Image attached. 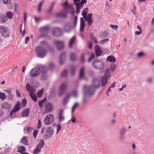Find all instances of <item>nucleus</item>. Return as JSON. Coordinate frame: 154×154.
<instances>
[{"instance_id": "1", "label": "nucleus", "mask_w": 154, "mask_h": 154, "mask_svg": "<svg viewBox=\"0 0 154 154\" xmlns=\"http://www.w3.org/2000/svg\"><path fill=\"white\" fill-rule=\"evenodd\" d=\"M92 85L87 87V97L88 96H92L94 95L95 90L98 88L100 86V81L96 78H94L92 82Z\"/></svg>"}, {"instance_id": "2", "label": "nucleus", "mask_w": 154, "mask_h": 154, "mask_svg": "<svg viewBox=\"0 0 154 154\" xmlns=\"http://www.w3.org/2000/svg\"><path fill=\"white\" fill-rule=\"evenodd\" d=\"M35 51L38 56L40 58H43L45 57L47 54L46 49L41 46H37L35 48Z\"/></svg>"}, {"instance_id": "3", "label": "nucleus", "mask_w": 154, "mask_h": 154, "mask_svg": "<svg viewBox=\"0 0 154 154\" xmlns=\"http://www.w3.org/2000/svg\"><path fill=\"white\" fill-rule=\"evenodd\" d=\"M92 65L95 69L102 70L104 67V64L103 62L100 59H96L92 62Z\"/></svg>"}, {"instance_id": "4", "label": "nucleus", "mask_w": 154, "mask_h": 154, "mask_svg": "<svg viewBox=\"0 0 154 154\" xmlns=\"http://www.w3.org/2000/svg\"><path fill=\"white\" fill-rule=\"evenodd\" d=\"M44 68V66H41L35 67L33 68L29 72L30 76L33 77L37 76L40 74L42 69H43Z\"/></svg>"}, {"instance_id": "5", "label": "nucleus", "mask_w": 154, "mask_h": 154, "mask_svg": "<svg viewBox=\"0 0 154 154\" xmlns=\"http://www.w3.org/2000/svg\"><path fill=\"white\" fill-rule=\"evenodd\" d=\"M46 133L44 135V138L45 139L48 140L52 137L54 133L53 128L52 127H49L46 129Z\"/></svg>"}, {"instance_id": "6", "label": "nucleus", "mask_w": 154, "mask_h": 154, "mask_svg": "<svg viewBox=\"0 0 154 154\" xmlns=\"http://www.w3.org/2000/svg\"><path fill=\"white\" fill-rule=\"evenodd\" d=\"M0 33L4 37L7 38L9 37L10 33L7 27L0 26Z\"/></svg>"}, {"instance_id": "7", "label": "nucleus", "mask_w": 154, "mask_h": 154, "mask_svg": "<svg viewBox=\"0 0 154 154\" xmlns=\"http://www.w3.org/2000/svg\"><path fill=\"white\" fill-rule=\"evenodd\" d=\"M54 120V116L52 114H49L46 115L44 120V122L45 125H49L52 123Z\"/></svg>"}, {"instance_id": "8", "label": "nucleus", "mask_w": 154, "mask_h": 154, "mask_svg": "<svg viewBox=\"0 0 154 154\" xmlns=\"http://www.w3.org/2000/svg\"><path fill=\"white\" fill-rule=\"evenodd\" d=\"M54 43L58 50L60 51L64 48V43L62 41L55 40Z\"/></svg>"}, {"instance_id": "9", "label": "nucleus", "mask_w": 154, "mask_h": 154, "mask_svg": "<svg viewBox=\"0 0 154 154\" xmlns=\"http://www.w3.org/2000/svg\"><path fill=\"white\" fill-rule=\"evenodd\" d=\"M62 32L61 29L58 27H55L53 29L52 35L56 37H60L62 35Z\"/></svg>"}, {"instance_id": "10", "label": "nucleus", "mask_w": 154, "mask_h": 154, "mask_svg": "<svg viewBox=\"0 0 154 154\" xmlns=\"http://www.w3.org/2000/svg\"><path fill=\"white\" fill-rule=\"evenodd\" d=\"M66 89V85L64 83L62 84L60 86L59 90L58 92V95L61 96L65 92Z\"/></svg>"}, {"instance_id": "11", "label": "nucleus", "mask_w": 154, "mask_h": 154, "mask_svg": "<svg viewBox=\"0 0 154 154\" xmlns=\"http://www.w3.org/2000/svg\"><path fill=\"white\" fill-rule=\"evenodd\" d=\"M84 95L82 100L83 104H85L87 102V85H85L83 87Z\"/></svg>"}, {"instance_id": "12", "label": "nucleus", "mask_w": 154, "mask_h": 154, "mask_svg": "<svg viewBox=\"0 0 154 154\" xmlns=\"http://www.w3.org/2000/svg\"><path fill=\"white\" fill-rule=\"evenodd\" d=\"M66 59V53L65 52H62L59 57V62L60 65L63 64L65 62Z\"/></svg>"}, {"instance_id": "13", "label": "nucleus", "mask_w": 154, "mask_h": 154, "mask_svg": "<svg viewBox=\"0 0 154 154\" xmlns=\"http://www.w3.org/2000/svg\"><path fill=\"white\" fill-rule=\"evenodd\" d=\"M44 109L45 112L48 113L52 111L53 107L51 103H48L45 104Z\"/></svg>"}, {"instance_id": "14", "label": "nucleus", "mask_w": 154, "mask_h": 154, "mask_svg": "<svg viewBox=\"0 0 154 154\" xmlns=\"http://www.w3.org/2000/svg\"><path fill=\"white\" fill-rule=\"evenodd\" d=\"M20 106V102H18L16 104L14 107V108L13 109L12 111L11 112L10 115L11 116V115L13 113H15L17 112L21 109Z\"/></svg>"}, {"instance_id": "15", "label": "nucleus", "mask_w": 154, "mask_h": 154, "mask_svg": "<svg viewBox=\"0 0 154 154\" xmlns=\"http://www.w3.org/2000/svg\"><path fill=\"white\" fill-rule=\"evenodd\" d=\"M94 48L95 53L97 57L101 56L102 51L100 49L99 45H95Z\"/></svg>"}, {"instance_id": "16", "label": "nucleus", "mask_w": 154, "mask_h": 154, "mask_svg": "<svg viewBox=\"0 0 154 154\" xmlns=\"http://www.w3.org/2000/svg\"><path fill=\"white\" fill-rule=\"evenodd\" d=\"M92 14L89 13L87 14V24L89 26H91L93 22V20L92 19Z\"/></svg>"}, {"instance_id": "17", "label": "nucleus", "mask_w": 154, "mask_h": 154, "mask_svg": "<svg viewBox=\"0 0 154 154\" xmlns=\"http://www.w3.org/2000/svg\"><path fill=\"white\" fill-rule=\"evenodd\" d=\"M80 32H82L83 31L84 28L85 26V23L84 21V18L81 17L80 18Z\"/></svg>"}, {"instance_id": "18", "label": "nucleus", "mask_w": 154, "mask_h": 154, "mask_svg": "<svg viewBox=\"0 0 154 154\" xmlns=\"http://www.w3.org/2000/svg\"><path fill=\"white\" fill-rule=\"evenodd\" d=\"M12 89L11 88L5 90L4 91L7 94V96L9 99L11 100L13 98V96L11 93Z\"/></svg>"}, {"instance_id": "19", "label": "nucleus", "mask_w": 154, "mask_h": 154, "mask_svg": "<svg viewBox=\"0 0 154 154\" xmlns=\"http://www.w3.org/2000/svg\"><path fill=\"white\" fill-rule=\"evenodd\" d=\"M67 16L66 12L63 11H61L57 14L56 16L58 17H65Z\"/></svg>"}, {"instance_id": "20", "label": "nucleus", "mask_w": 154, "mask_h": 154, "mask_svg": "<svg viewBox=\"0 0 154 154\" xmlns=\"http://www.w3.org/2000/svg\"><path fill=\"white\" fill-rule=\"evenodd\" d=\"M55 96V91L54 89H52L50 90V94L48 96V99L51 100Z\"/></svg>"}, {"instance_id": "21", "label": "nucleus", "mask_w": 154, "mask_h": 154, "mask_svg": "<svg viewBox=\"0 0 154 154\" xmlns=\"http://www.w3.org/2000/svg\"><path fill=\"white\" fill-rule=\"evenodd\" d=\"M50 28L47 26L41 27L39 29V31L41 32H46L48 33L49 32Z\"/></svg>"}, {"instance_id": "22", "label": "nucleus", "mask_w": 154, "mask_h": 154, "mask_svg": "<svg viewBox=\"0 0 154 154\" xmlns=\"http://www.w3.org/2000/svg\"><path fill=\"white\" fill-rule=\"evenodd\" d=\"M26 89L29 92V93H31L32 92H35V89L33 87H31L28 83L26 84Z\"/></svg>"}, {"instance_id": "23", "label": "nucleus", "mask_w": 154, "mask_h": 154, "mask_svg": "<svg viewBox=\"0 0 154 154\" xmlns=\"http://www.w3.org/2000/svg\"><path fill=\"white\" fill-rule=\"evenodd\" d=\"M8 20L7 17L5 14H0V22L4 23Z\"/></svg>"}, {"instance_id": "24", "label": "nucleus", "mask_w": 154, "mask_h": 154, "mask_svg": "<svg viewBox=\"0 0 154 154\" xmlns=\"http://www.w3.org/2000/svg\"><path fill=\"white\" fill-rule=\"evenodd\" d=\"M42 76L41 77V79L43 80H45L46 79L47 77L45 74L47 72L46 68L44 66V68L43 69H42Z\"/></svg>"}, {"instance_id": "25", "label": "nucleus", "mask_w": 154, "mask_h": 154, "mask_svg": "<svg viewBox=\"0 0 154 154\" xmlns=\"http://www.w3.org/2000/svg\"><path fill=\"white\" fill-rule=\"evenodd\" d=\"M62 5L65 9H72V7H73L72 5H68L67 1L62 4Z\"/></svg>"}, {"instance_id": "26", "label": "nucleus", "mask_w": 154, "mask_h": 154, "mask_svg": "<svg viewBox=\"0 0 154 154\" xmlns=\"http://www.w3.org/2000/svg\"><path fill=\"white\" fill-rule=\"evenodd\" d=\"M30 113L29 109L26 108L22 112V116L23 117H26L29 116Z\"/></svg>"}, {"instance_id": "27", "label": "nucleus", "mask_w": 154, "mask_h": 154, "mask_svg": "<svg viewBox=\"0 0 154 154\" xmlns=\"http://www.w3.org/2000/svg\"><path fill=\"white\" fill-rule=\"evenodd\" d=\"M64 31L66 32H69L71 30V27L68 24H66L64 27Z\"/></svg>"}, {"instance_id": "28", "label": "nucleus", "mask_w": 154, "mask_h": 154, "mask_svg": "<svg viewBox=\"0 0 154 154\" xmlns=\"http://www.w3.org/2000/svg\"><path fill=\"white\" fill-rule=\"evenodd\" d=\"M2 107L5 109H10L11 108V105L8 102H5L2 104Z\"/></svg>"}, {"instance_id": "29", "label": "nucleus", "mask_w": 154, "mask_h": 154, "mask_svg": "<svg viewBox=\"0 0 154 154\" xmlns=\"http://www.w3.org/2000/svg\"><path fill=\"white\" fill-rule=\"evenodd\" d=\"M108 80V78H106V77L103 76L102 77L101 80V83L102 86H104L107 83Z\"/></svg>"}, {"instance_id": "30", "label": "nucleus", "mask_w": 154, "mask_h": 154, "mask_svg": "<svg viewBox=\"0 0 154 154\" xmlns=\"http://www.w3.org/2000/svg\"><path fill=\"white\" fill-rule=\"evenodd\" d=\"M63 109L61 110L59 112L58 116L59 119L61 121H63L64 120L65 118L63 116Z\"/></svg>"}, {"instance_id": "31", "label": "nucleus", "mask_w": 154, "mask_h": 154, "mask_svg": "<svg viewBox=\"0 0 154 154\" xmlns=\"http://www.w3.org/2000/svg\"><path fill=\"white\" fill-rule=\"evenodd\" d=\"M44 38L46 39H50V36L47 33L41 34L39 36V38Z\"/></svg>"}, {"instance_id": "32", "label": "nucleus", "mask_w": 154, "mask_h": 154, "mask_svg": "<svg viewBox=\"0 0 154 154\" xmlns=\"http://www.w3.org/2000/svg\"><path fill=\"white\" fill-rule=\"evenodd\" d=\"M69 96L68 95H67L64 98L63 102L62 104L64 106L66 105L69 100Z\"/></svg>"}, {"instance_id": "33", "label": "nucleus", "mask_w": 154, "mask_h": 154, "mask_svg": "<svg viewBox=\"0 0 154 154\" xmlns=\"http://www.w3.org/2000/svg\"><path fill=\"white\" fill-rule=\"evenodd\" d=\"M106 61H109L110 62H115L116 61V59L115 57L112 55H111L107 57Z\"/></svg>"}, {"instance_id": "34", "label": "nucleus", "mask_w": 154, "mask_h": 154, "mask_svg": "<svg viewBox=\"0 0 154 154\" xmlns=\"http://www.w3.org/2000/svg\"><path fill=\"white\" fill-rule=\"evenodd\" d=\"M76 68V66L74 65H72L71 66L70 68L71 72V75H74L75 74V69Z\"/></svg>"}, {"instance_id": "35", "label": "nucleus", "mask_w": 154, "mask_h": 154, "mask_svg": "<svg viewBox=\"0 0 154 154\" xmlns=\"http://www.w3.org/2000/svg\"><path fill=\"white\" fill-rule=\"evenodd\" d=\"M18 150L17 151V152H19L22 154L26 151L25 148L23 146H19L18 147Z\"/></svg>"}, {"instance_id": "36", "label": "nucleus", "mask_w": 154, "mask_h": 154, "mask_svg": "<svg viewBox=\"0 0 154 154\" xmlns=\"http://www.w3.org/2000/svg\"><path fill=\"white\" fill-rule=\"evenodd\" d=\"M34 92H32L31 93H29V95H30L32 99L34 101L36 102L37 100V98Z\"/></svg>"}, {"instance_id": "37", "label": "nucleus", "mask_w": 154, "mask_h": 154, "mask_svg": "<svg viewBox=\"0 0 154 154\" xmlns=\"http://www.w3.org/2000/svg\"><path fill=\"white\" fill-rule=\"evenodd\" d=\"M82 15L84 17L86 21H87V8H85L82 11Z\"/></svg>"}, {"instance_id": "38", "label": "nucleus", "mask_w": 154, "mask_h": 154, "mask_svg": "<svg viewBox=\"0 0 154 154\" xmlns=\"http://www.w3.org/2000/svg\"><path fill=\"white\" fill-rule=\"evenodd\" d=\"M44 144V140L42 139L39 142V143L38 145L37 146V147H38V148L42 149V148Z\"/></svg>"}, {"instance_id": "39", "label": "nucleus", "mask_w": 154, "mask_h": 154, "mask_svg": "<svg viewBox=\"0 0 154 154\" xmlns=\"http://www.w3.org/2000/svg\"><path fill=\"white\" fill-rule=\"evenodd\" d=\"M54 4V2H52L51 4L50 7H49V8L47 11V13L49 14L51 13L53 8V7Z\"/></svg>"}, {"instance_id": "40", "label": "nucleus", "mask_w": 154, "mask_h": 154, "mask_svg": "<svg viewBox=\"0 0 154 154\" xmlns=\"http://www.w3.org/2000/svg\"><path fill=\"white\" fill-rule=\"evenodd\" d=\"M75 36H73L70 39L69 42V47L71 48L72 47L73 44L75 40Z\"/></svg>"}, {"instance_id": "41", "label": "nucleus", "mask_w": 154, "mask_h": 154, "mask_svg": "<svg viewBox=\"0 0 154 154\" xmlns=\"http://www.w3.org/2000/svg\"><path fill=\"white\" fill-rule=\"evenodd\" d=\"M70 58L72 61H74L76 59L75 54L73 53H71L70 54Z\"/></svg>"}, {"instance_id": "42", "label": "nucleus", "mask_w": 154, "mask_h": 154, "mask_svg": "<svg viewBox=\"0 0 154 154\" xmlns=\"http://www.w3.org/2000/svg\"><path fill=\"white\" fill-rule=\"evenodd\" d=\"M8 18L10 19H11L13 18V13L11 12L8 11L6 13V15H5Z\"/></svg>"}, {"instance_id": "43", "label": "nucleus", "mask_w": 154, "mask_h": 154, "mask_svg": "<svg viewBox=\"0 0 154 154\" xmlns=\"http://www.w3.org/2000/svg\"><path fill=\"white\" fill-rule=\"evenodd\" d=\"M21 142L25 145L27 144L28 140H27L26 137H24L21 140Z\"/></svg>"}, {"instance_id": "44", "label": "nucleus", "mask_w": 154, "mask_h": 154, "mask_svg": "<svg viewBox=\"0 0 154 154\" xmlns=\"http://www.w3.org/2000/svg\"><path fill=\"white\" fill-rule=\"evenodd\" d=\"M27 102L25 98L23 99L22 100L21 106L23 107H25L26 105Z\"/></svg>"}, {"instance_id": "45", "label": "nucleus", "mask_w": 154, "mask_h": 154, "mask_svg": "<svg viewBox=\"0 0 154 154\" xmlns=\"http://www.w3.org/2000/svg\"><path fill=\"white\" fill-rule=\"evenodd\" d=\"M110 75V70L109 69L107 68L104 74V75L103 76L105 77H106V78H108V76Z\"/></svg>"}, {"instance_id": "46", "label": "nucleus", "mask_w": 154, "mask_h": 154, "mask_svg": "<svg viewBox=\"0 0 154 154\" xmlns=\"http://www.w3.org/2000/svg\"><path fill=\"white\" fill-rule=\"evenodd\" d=\"M120 135H124L126 133V129L124 128H122L119 130Z\"/></svg>"}, {"instance_id": "47", "label": "nucleus", "mask_w": 154, "mask_h": 154, "mask_svg": "<svg viewBox=\"0 0 154 154\" xmlns=\"http://www.w3.org/2000/svg\"><path fill=\"white\" fill-rule=\"evenodd\" d=\"M43 89H42L41 90H39L37 93V96L39 98L40 97L43 93Z\"/></svg>"}, {"instance_id": "48", "label": "nucleus", "mask_w": 154, "mask_h": 154, "mask_svg": "<svg viewBox=\"0 0 154 154\" xmlns=\"http://www.w3.org/2000/svg\"><path fill=\"white\" fill-rule=\"evenodd\" d=\"M6 97V96L4 93L0 92V98L2 100H5Z\"/></svg>"}, {"instance_id": "49", "label": "nucleus", "mask_w": 154, "mask_h": 154, "mask_svg": "<svg viewBox=\"0 0 154 154\" xmlns=\"http://www.w3.org/2000/svg\"><path fill=\"white\" fill-rule=\"evenodd\" d=\"M67 71L64 70L62 73L61 76L62 77L66 78L67 76Z\"/></svg>"}, {"instance_id": "50", "label": "nucleus", "mask_w": 154, "mask_h": 154, "mask_svg": "<svg viewBox=\"0 0 154 154\" xmlns=\"http://www.w3.org/2000/svg\"><path fill=\"white\" fill-rule=\"evenodd\" d=\"M84 76V68L82 67L81 69L79 76V78L81 79Z\"/></svg>"}, {"instance_id": "51", "label": "nucleus", "mask_w": 154, "mask_h": 154, "mask_svg": "<svg viewBox=\"0 0 154 154\" xmlns=\"http://www.w3.org/2000/svg\"><path fill=\"white\" fill-rule=\"evenodd\" d=\"M72 94L75 97H77L78 96V92L77 90H74L72 92Z\"/></svg>"}, {"instance_id": "52", "label": "nucleus", "mask_w": 154, "mask_h": 154, "mask_svg": "<svg viewBox=\"0 0 154 154\" xmlns=\"http://www.w3.org/2000/svg\"><path fill=\"white\" fill-rule=\"evenodd\" d=\"M44 2V0L42 1L39 4L38 6V11L39 12H40L41 11V7L42 5Z\"/></svg>"}, {"instance_id": "53", "label": "nucleus", "mask_w": 154, "mask_h": 154, "mask_svg": "<svg viewBox=\"0 0 154 154\" xmlns=\"http://www.w3.org/2000/svg\"><path fill=\"white\" fill-rule=\"evenodd\" d=\"M94 57H95L94 54L93 53H91L88 59V62H90L91 60L94 58Z\"/></svg>"}, {"instance_id": "54", "label": "nucleus", "mask_w": 154, "mask_h": 154, "mask_svg": "<svg viewBox=\"0 0 154 154\" xmlns=\"http://www.w3.org/2000/svg\"><path fill=\"white\" fill-rule=\"evenodd\" d=\"M41 151L40 149L37 147L34 150L33 152V154H38Z\"/></svg>"}, {"instance_id": "55", "label": "nucleus", "mask_w": 154, "mask_h": 154, "mask_svg": "<svg viewBox=\"0 0 154 154\" xmlns=\"http://www.w3.org/2000/svg\"><path fill=\"white\" fill-rule=\"evenodd\" d=\"M90 38L91 39L93 40L95 44H97L98 43V42L97 40V39L92 35H91L90 36Z\"/></svg>"}, {"instance_id": "56", "label": "nucleus", "mask_w": 154, "mask_h": 154, "mask_svg": "<svg viewBox=\"0 0 154 154\" xmlns=\"http://www.w3.org/2000/svg\"><path fill=\"white\" fill-rule=\"evenodd\" d=\"M48 48L51 53H53L54 52V49L52 46H48Z\"/></svg>"}, {"instance_id": "57", "label": "nucleus", "mask_w": 154, "mask_h": 154, "mask_svg": "<svg viewBox=\"0 0 154 154\" xmlns=\"http://www.w3.org/2000/svg\"><path fill=\"white\" fill-rule=\"evenodd\" d=\"M86 0H82L81 2H79V6L82 7L84 4L86 3Z\"/></svg>"}, {"instance_id": "58", "label": "nucleus", "mask_w": 154, "mask_h": 154, "mask_svg": "<svg viewBox=\"0 0 154 154\" xmlns=\"http://www.w3.org/2000/svg\"><path fill=\"white\" fill-rule=\"evenodd\" d=\"M49 69L52 70L54 68V64L52 63H50L49 65Z\"/></svg>"}, {"instance_id": "59", "label": "nucleus", "mask_w": 154, "mask_h": 154, "mask_svg": "<svg viewBox=\"0 0 154 154\" xmlns=\"http://www.w3.org/2000/svg\"><path fill=\"white\" fill-rule=\"evenodd\" d=\"M76 6V13L78 14L80 12V8L81 7L79 6V5H75Z\"/></svg>"}, {"instance_id": "60", "label": "nucleus", "mask_w": 154, "mask_h": 154, "mask_svg": "<svg viewBox=\"0 0 154 154\" xmlns=\"http://www.w3.org/2000/svg\"><path fill=\"white\" fill-rule=\"evenodd\" d=\"M56 127L57 128V131L56 134H57L58 133L59 131L61 129V127L60 125L58 124L56 125Z\"/></svg>"}, {"instance_id": "61", "label": "nucleus", "mask_w": 154, "mask_h": 154, "mask_svg": "<svg viewBox=\"0 0 154 154\" xmlns=\"http://www.w3.org/2000/svg\"><path fill=\"white\" fill-rule=\"evenodd\" d=\"M38 130H34V131L33 133V135L34 137L35 138H36V136L38 134Z\"/></svg>"}, {"instance_id": "62", "label": "nucleus", "mask_w": 154, "mask_h": 154, "mask_svg": "<svg viewBox=\"0 0 154 154\" xmlns=\"http://www.w3.org/2000/svg\"><path fill=\"white\" fill-rule=\"evenodd\" d=\"M110 27L114 29H117L118 28L117 25H113L112 24H110Z\"/></svg>"}, {"instance_id": "63", "label": "nucleus", "mask_w": 154, "mask_h": 154, "mask_svg": "<svg viewBox=\"0 0 154 154\" xmlns=\"http://www.w3.org/2000/svg\"><path fill=\"white\" fill-rule=\"evenodd\" d=\"M77 16H75L74 17V26H75L77 24Z\"/></svg>"}, {"instance_id": "64", "label": "nucleus", "mask_w": 154, "mask_h": 154, "mask_svg": "<svg viewBox=\"0 0 154 154\" xmlns=\"http://www.w3.org/2000/svg\"><path fill=\"white\" fill-rule=\"evenodd\" d=\"M109 40V39L108 38H105V39H104L103 40H102L100 41V43H101L102 44H104L106 42L108 41Z\"/></svg>"}]
</instances>
